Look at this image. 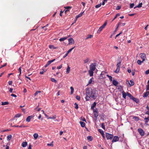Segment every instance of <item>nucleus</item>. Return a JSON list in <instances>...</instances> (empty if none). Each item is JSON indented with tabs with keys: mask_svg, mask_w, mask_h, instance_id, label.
<instances>
[{
	"mask_svg": "<svg viewBox=\"0 0 149 149\" xmlns=\"http://www.w3.org/2000/svg\"><path fill=\"white\" fill-rule=\"evenodd\" d=\"M148 84L147 86V90H149V83H148Z\"/></svg>",
	"mask_w": 149,
	"mask_h": 149,
	"instance_id": "nucleus-64",
	"label": "nucleus"
},
{
	"mask_svg": "<svg viewBox=\"0 0 149 149\" xmlns=\"http://www.w3.org/2000/svg\"><path fill=\"white\" fill-rule=\"evenodd\" d=\"M33 137H34L35 139L36 140L37 139V138H38V134L37 133H35L33 134Z\"/></svg>",
	"mask_w": 149,
	"mask_h": 149,
	"instance_id": "nucleus-24",
	"label": "nucleus"
},
{
	"mask_svg": "<svg viewBox=\"0 0 149 149\" xmlns=\"http://www.w3.org/2000/svg\"><path fill=\"white\" fill-rule=\"evenodd\" d=\"M133 119H134L136 121H138L139 120V118L136 116H133Z\"/></svg>",
	"mask_w": 149,
	"mask_h": 149,
	"instance_id": "nucleus-30",
	"label": "nucleus"
},
{
	"mask_svg": "<svg viewBox=\"0 0 149 149\" xmlns=\"http://www.w3.org/2000/svg\"><path fill=\"white\" fill-rule=\"evenodd\" d=\"M87 139L89 141H91L93 139V138L91 136H88L87 137Z\"/></svg>",
	"mask_w": 149,
	"mask_h": 149,
	"instance_id": "nucleus-15",
	"label": "nucleus"
},
{
	"mask_svg": "<svg viewBox=\"0 0 149 149\" xmlns=\"http://www.w3.org/2000/svg\"><path fill=\"white\" fill-rule=\"evenodd\" d=\"M12 138V135H9L7 136V140L8 141H9Z\"/></svg>",
	"mask_w": 149,
	"mask_h": 149,
	"instance_id": "nucleus-23",
	"label": "nucleus"
},
{
	"mask_svg": "<svg viewBox=\"0 0 149 149\" xmlns=\"http://www.w3.org/2000/svg\"><path fill=\"white\" fill-rule=\"evenodd\" d=\"M13 83V81H9L8 82V84L9 85H11Z\"/></svg>",
	"mask_w": 149,
	"mask_h": 149,
	"instance_id": "nucleus-56",
	"label": "nucleus"
},
{
	"mask_svg": "<svg viewBox=\"0 0 149 149\" xmlns=\"http://www.w3.org/2000/svg\"><path fill=\"white\" fill-rule=\"evenodd\" d=\"M18 71H19V73H20V74H21V72H22V70H21V67H20L18 69Z\"/></svg>",
	"mask_w": 149,
	"mask_h": 149,
	"instance_id": "nucleus-55",
	"label": "nucleus"
},
{
	"mask_svg": "<svg viewBox=\"0 0 149 149\" xmlns=\"http://www.w3.org/2000/svg\"><path fill=\"white\" fill-rule=\"evenodd\" d=\"M121 8V7L120 6H117L116 8V10H118L120 9Z\"/></svg>",
	"mask_w": 149,
	"mask_h": 149,
	"instance_id": "nucleus-50",
	"label": "nucleus"
},
{
	"mask_svg": "<svg viewBox=\"0 0 149 149\" xmlns=\"http://www.w3.org/2000/svg\"><path fill=\"white\" fill-rule=\"evenodd\" d=\"M67 37H64L61 38L59 39V40L60 41H63L67 39Z\"/></svg>",
	"mask_w": 149,
	"mask_h": 149,
	"instance_id": "nucleus-27",
	"label": "nucleus"
},
{
	"mask_svg": "<svg viewBox=\"0 0 149 149\" xmlns=\"http://www.w3.org/2000/svg\"><path fill=\"white\" fill-rule=\"evenodd\" d=\"M86 96L85 99L86 101H88L90 98H93L94 100L96 99L97 96V93L95 89H92L91 88H87L86 91Z\"/></svg>",
	"mask_w": 149,
	"mask_h": 149,
	"instance_id": "nucleus-1",
	"label": "nucleus"
},
{
	"mask_svg": "<svg viewBox=\"0 0 149 149\" xmlns=\"http://www.w3.org/2000/svg\"><path fill=\"white\" fill-rule=\"evenodd\" d=\"M49 48L52 49V48H53L54 46L53 45H49Z\"/></svg>",
	"mask_w": 149,
	"mask_h": 149,
	"instance_id": "nucleus-63",
	"label": "nucleus"
},
{
	"mask_svg": "<svg viewBox=\"0 0 149 149\" xmlns=\"http://www.w3.org/2000/svg\"><path fill=\"white\" fill-rule=\"evenodd\" d=\"M76 98L77 100H80V97L79 96L77 95L76 96Z\"/></svg>",
	"mask_w": 149,
	"mask_h": 149,
	"instance_id": "nucleus-51",
	"label": "nucleus"
},
{
	"mask_svg": "<svg viewBox=\"0 0 149 149\" xmlns=\"http://www.w3.org/2000/svg\"><path fill=\"white\" fill-rule=\"evenodd\" d=\"M93 72L94 71L91 70H88V72L89 74V75L90 76H93Z\"/></svg>",
	"mask_w": 149,
	"mask_h": 149,
	"instance_id": "nucleus-12",
	"label": "nucleus"
},
{
	"mask_svg": "<svg viewBox=\"0 0 149 149\" xmlns=\"http://www.w3.org/2000/svg\"><path fill=\"white\" fill-rule=\"evenodd\" d=\"M66 9L69 10V9H70L71 8V7L70 6H66L64 7Z\"/></svg>",
	"mask_w": 149,
	"mask_h": 149,
	"instance_id": "nucleus-52",
	"label": "nucleus"
},
{
	"mask_svg": "<svg viewBox=\"0 0 149 149\" xmlns=\"http://www.w3.org/2000/svg\"><path fill=\"white\" fill-rule=\"evenodd\" d=\"M74 105H75V108L76 109H77L78 108H79V107H78V104H77L76 103H75V104H74Z\"/></svg>",
	"mask_w": 149,
	"mask_h": 149,
	"instance_id": "nucleus-45",
	"label": "nucleus"
},
{
	"mask_svg": "<svg viewBox=\"0 0 149 149\" xmlns=\"http://www.w3.org/2000/svg\"><path fill=\"white\" fill-rule=\"evenodd\" d=\"M128 82L129 83V86L130 87L131 86H133L134 84V82L131 80L130 81V83H129L128 81Z\"/></svg>",
	"mask_w": 149,
	"mask_h": 149,
	"instance_id": "nucleus-18",
	"label": "nucleus"
},
{
	"mask_svg": "<svg viewBox=\"0 0 149 149\" xmlns=\"http://www.w3.org/2000/svg\"><path fill=\"white\" fill-rule=\"evenodd\" d=\"M119 140V138L117 136H115L113 137L112 141V142L113 143L118 141Z\"/></svg>",
	"mask_w": 149,
	"mask_h": 149,
	"instance_id": "nucleus-7",
	"label": "nucleus"
},
{
	"mask_svg": "<svg viewBox=\"0 0 149 149\" xmlns=\"http://www.w3.org/2000/svg\"><path fill=\"white\" fill-rule=\"evenodd\" d=\"M140 57L142 58L143 60V61H144L145 59L146 54L144 53H141L140 55Z\"/></svg>",
	"mask_w": 149,
	"mask_h": 149,
	"instance_id": "nucleus-9",
	"label": "nucleus"
},
{
	"mask_svg": "<svg viewBox=\"0 0 149 149\" xmlns=\"http://www.w3.org/2000/svg\"><path fill=\"white\" fill-rule=\"evenodd\" d=\"M122 94L123 95V97L125 99L127 95V94H126L125 92H124V91H123L122 92Z\"/></svg>",
	"mask_w": 149,
	"mask_h": 149,
	"instance_id": "nucleus-17",
	"label": "nucleus"
},
{
	"mask_svg": "<svg viewBox=\"0 0 149 149\" xmlns=\"http://www.w3.org/2000/svg\"><path fill=\"white\" fill-rule=\"evenodd\" d=\"M84 13V11L81 12L78 15H77L76 16V19L75 20V21L74 22H73L72 24V25L73 24H74V23H75L76 22V21L78 18L79 17H81L82 15Z\"/></svg>",
	"mask_w": 149,
	"mask_h": 149,
	"instance_id": "nucleus-6",
	"label": "nucleus"
},
{
	"mask_svg": "<svg viewBox=\"0 0 149 149\" xmlns=\"http://www.w3.org/2000/svg\"><path fill=\"white\" fill-rule=\"evenodd\" d=\"M101 127L104 129H105V127L104 125V124L103 123H102L101 125Z\"/></svg>",
	"mask_w": 149,
	"mask_h": 149,
	"instance_id": "nucleus-48",
	"label": "nucleus"
},
{
	"mask_svg": "<svg viewBox=\"0 0 149 149\" xmlns=\"http://www.w3.org/2000/svg\"><path fill=\"white\" fill-rule=\"evenodd\" d=\"M51 80L53 82H54L55 83H56L57 82V80H56L55 79H54V78H51Z\"/></svg>",
	"mask_w": 149,
	"mask_h": 149,
	"instance_id": "nucleus-39",
	"label": "nucleus"
},
{
	"mask_svg": "<svg viewBox=\"0 0 149 149\" xmlns=\"http://www.w3.org/2000/svg\"><path fill=\"white\" fill-rule=\"evenodd\" d=\"M131 99H132V100H134V101H136V98L134 97H133H133L132 98H131Z\"/></svg>",
	"mask_w": 149,
	"mask_h": 149,
	"instance_id": "nucleus-59",
	"label": "nucleus"
},
{
	"mask_svg": "<svg viewBox=\"0 0 149 149\" xmlns=\"http://www.w3.org/2000/svg\"><path fill=\"white\" fill-rule=\"evenodd\" d=\"M107 21H106L104 24L100 26L99 29L97 31V33H99L103 30V29L105 27V26L107 25Z\"/></svg>",
	"mask_w": 149,
	"mask_h": 149,
	"instance_id": "nucleus-2",
	"label": "nucleus"
},
{
	"mask_svg": "<svg viewBox=\"0 0 149 149\" xmlns=\"http://www.w3.org/2000/svg\"><path fill=\"white\" fill-rule=\"evenodd\" d=\"M118 24L119 25L123 26H124L125 24V23H121L120 22H119Z\"/></svg>",
	"mask_w": 149,
	"mask_h": 149,
	"instance_id": "nucleus-40",
	"label": "nucleus"
},
{
	"mask_svg": "<svg viewBox=\"0 0 149 149\" xmlns=\"http://www.w3.org/2000/svg\"><path fill=\"white\" fill-rule=\"evenodd\" d=\"M13 127H27V126H24V125H22L20 126H19L18 125H14L13 126Z\"/></svg>",
	"mask_w": 149,
	"mask_h": 149,
	"instance_id": "nucleus-16",
	"label": "nucleus"
},
{
	"mask_svg": "<svg viewBox=\"0 0 149 149\" xmlns=\"http://www.w3.org/2000/svg\"><path fill=\"white\" fill-rule=\"evenodd\" d=\"M9 104V102H1V105H8Z\"/></svg>",
	"mask_w": 149,
	"mask_h": 149,
	"instance_id": "nucleus-26",
	"label": "nucleus"
},
{
	"mask_svg": "<svg viewBox=\"0 0 149 149\" xmlns=\"http://www.w3.org/2000/svg\"><path fill=\"white\" fill-rule=\"evenodd\" d=\"M21 116V114H20V113H18L17 114H16L15 116V118H18V117H19L20 116Z\"/></svg>",
	"mask_w": 149,
	"mask_h": 149,
	"instance_id": "nucleus-37",
	"label": "nucleus"
},
{
	"mask_svg": "<svg viewBox=\"0 0 149 149\" xmlns=\"http://www.w3.org/2000/svg\"><path fill=\"white\" fill-rule=\"evenodd\" d=\"M93 78L92 77L89 80L88 85L91 84L92 83V81H93Z\"/></svg>",
	"mask_w": 149,
	"mask_h": 149,
	"instance_id": "nucleus-31",
	"label": "nucleus"
},
{
	"mask_svg": "<svg viewBox=\"0 0 149 149\" xmlns=\"http://www.w3.org/2000/svg\"><path fill=\"white\" fill-rule=\"evenodd\" d=\"M70 70V68L69 66H68L66 70V72L67 74H68L69 73Z\"/></svg>",
	"mask_w": 149,
	"mask_h": 149,
	"instance_id": "nucleus-32",
	"label": "nucleus"
},
{
	"mask_svg": "<svg viewBox=\"0 0 149 149\" xmlns=\"http://www.w3.org/2000/svg\"><path fill=\"white\" fill-rule=\"evenodd\" d=\"M107 75L109 77V79L111 81H112V77L111 76H109L108 74Z\"/></svg>",
	"mask_w": 149,
	"mask_h": 149,
	"instance_id": "nucleus-42",
	"label": "nucleus"
},
{
	"mask_svg": "<svg viewBox=\"0 0 149 149\" xmlns=\"http://www.w3.org/2000/svg\"><path fill=\"white\" fill-rule=\"evenodd\" d=\"M81 3L82 4L83 6L84 7H85V3H84V2H81Z\"/></svg>",
	"mask_w": 149,
	"mask_h": 149,
	"instance_id": "nucleus-61",
	"label": "nucleus"
},
{
	"mask_svg": "<svg viewBox=\"0 0 149 149\" xmlns=\"http://www.w3.org/2000/svg\"><path fill=\"white\" fill-rule=\"evenodd\" d=\"M48 118L54 119L55 118V117L54 116H53L52 117H49Z\"/></svg>",
	"mask_w": 149,
	"mask_h": 149,
	"instance_id": "nucleus-60",
	"label": "nucleus"
},
{
	"mask_svg": "<svg viewBox=\"0 0 149 149\" xmlns=\"http://www.w3.org/2000/svg\"><path fill=\"white\" fill-rule=\"evenodd\" d=\"M122 33V31H121L120 33H119V34H117V35H116V36L115 37V38L116 39V37H117L119 36V35H120Z\"/></svg>",
	"mask_w": 149,
	"mask_h": 149,
	"instance_id": "nucleus-46",
	"label": "nucleus"
},
{
	"mask_svg": "<svg viewBox=\"0 0 149 149\" xmlns=\"http://www.w3.org/2000/svg\"><path fill=\"white\" fill-rule=\"evenodd\" d=\"M92 36L91 35H88V37L86 38V39H87L92 37Z\"/></svg>",
	"mask_w": 149,
	"mask_h": 149,
	"instance_id": "nucleus-44",
	"label": "nucleus"
},
{
	"mask_svg": "<svg viewBox=\"0 0 149 149\" xmlns=\"http://www.w3.org/2000/svg\"><path fill=\"white\" fill-rule=\"evenodd\" d=\"M64 11L65 13L66 14L69 11V10L66 9V10H64Z\"/></svg>",
	"mask_w": 149,
	"mask_h": 149,
	"instance_id": "nucleus-62",
	"label": "nucleus"
},
{
	"mask_svg": "<svg viewBox=\"0 0 149 149\" xmlns=\"http://www.w3.org/2000/svg\"><path fill=\"white\" fill-rule=\"evenodd\" d=\"M94 116L95 118V120H96L97 119V117L98 116V113L97 110H93Z\"/></svg>",
	"mask_w": 149,
	"mask_h": 149,
	"instance_id": "nucleus-5",
	"label": "nucleus"
},
{
	"mask_svg": "<svg viewBox=\"0 0 149 149\" xmlns=\"http://www.w3.org/2000/svg\"><path fill=\"white\" fill-rule=\"evenodd\" d=\"M70 88L71 90L70 93L71 94H72L73 93L74 89V88L72 86Z\"/></svg>",
	"mask_w": 149,
	"mask_h": 149,
	"instance_id": "nucleus-34",
	"label": "nucleus"
},
{
	"mask_svg": "<svg viewBox=\"0 0 149 149\" xmlns=\"http://www.w3.org/2000/svg\"><path fill=\"white\" fill-rule=\"evenodd\" d=\"M101 5H102V4L101 3H100L99 4L95 6V8H98L100 7L101 6Z\"/></svg>",
	"mask_w": 149,
	"mask_h": 149,
	"instance_id": "nucleus-38",
	"label": "nucleus"
},
{
	"mask_svg": "<svg viewBox=\"0 0 149 149\" xmlns=\"http://www.w3.org/2000/svg\"><path fill=\"white\" fill-rule=\"evenodd\" d=\"M55 60V59H54L52 60H49L47 62V63L49 65L51 63L54 62Z\"/></svg>",
	"mask_w": 149,
	"mask_h": 149,
	"instance_id": "nucleus-22",
	"label": "nucleus"
},
{
	"mask_svg": "<svg viewBox=\"0 0 149 149\" xmlns=\"http://www.w3.org/2000/svg\"><path fill=\"white\" fill-rule=\"evenodd\" d=\"M145 74H149V69L146 71L145 72Z\"/></svg>",
	"mask_w": 149,
	"mask_h": 149,
	"instance_id": "nucleus-57",
	"label": "nucleus"
},
{
	"mask_svg": "<svg viewBox=\"0 0 149 149\" xmlns=\"http://www.w3.org/2000/svg\"><path fill=\"white\" fill-rule=\"evenodd\" d=\"M62 67V65H61L57 67V69H60Z\"/></svg>",
	"mask_w": 149,
	"mask_h": 149,
	"instance_id": "nucleus-58",
	"label": "nucleus"
},
{
	"mask_svg": "<svg viewBox=\"0 0 149 149\" xmlns=\"http://www.w3.org/2000/svg\"><path fill=\"white\" fill-rule=\"evenodd\" d=\"M27 144V143L26 142H24L22 143V146L23 147H26Z\"/></svg>",
	"mask_w": 149,
	"mask_h": 149,
	"instance_id": "nucleus-21",
	"label": "nucleus"
},
{
	"mask_svg": "<svg viewBox=\"0 0 149 149\" xmlns=\"http://www.w3.org/2000/svg\"><path fill=\"white\" fill-rule=\"evenodd\" d=\"M96 105V103L95 102H94L93 103V105L92 106H91V108H94L95 107V106Z\"/></svg>",
	"mask_w": 149,
	"mask_h": 149,
	"instance_id": "nucleus-49",
	"label": "nucleus"
},
{
	"mask_svg": "<svg viewBox=\"0 0 149 149\" xmlns=\"http://www.w3.org/2000/svg\"><path fill=\"white\" fill-rule=\"evenodd\" d=\"M143 62V61H141L140 60H138L137 61V63L139 65H141L142 63Z\"/></svg>",
	"mask_w": 149,
	"mask_h": 149,
	"instance_id": "nucleus-33",
	"label": "nucleus"
},
{
	"mask_svg": "<svg viewBox=\"0 0 149 149\" xmlns=\"http://www.w3.org/2000/svg\"><path fill=\"white\" fill-rule=\"evenodd\" d=\"M41 93V91H36L35 93H34V96H36V95L38 93Z\"/></svg>",
	"mask_w": 149,
	"mask_h": 149,
	"instance_id": "nucleus-41",
	"label": "nucleus"
},
{
	"mask_svg": "<svg viewBox=\"0 0 149 149\" xmlns=\"http://www.w3.org/2000/svg\"><path fill=\"white\" fill-rule=\"evenodd\" d=\"M138 132H139V134L141 136H143L144 135V133L143 130L139 128L138 129Z\"/></svg>",
	"mask_w": 149,
	"mask_h": 149,
	"instance_id": "nucleus-8",
	"label": "nucleus"
},
{
	"mask_svg": "<svg viewBox=\"0 0 149 149\" xmlns=\"http://www.w3.org/2000/svg\"><path fill=\"white\" fill-rule=\"evenodd\" d=\"M149 94V91L147 92L146 93H143V97H146L148 96Z\"/></svg>",
	"mask_w": 149,
	"mask_h": 149,
	"instance_id": "nucleus-19",
	"label": "nucleus"
},
{
	"mask_svg": "<svg viewBox=\"0 0 149 149\" xmlns=\"http://www.w3.org/2000/svg\"><path fill=\"white\" fill-rule=\"evenodd\" d=\"M127 95L129 97L130 99L133 97V96L131 95V94L128 92L127 93Z\"/></svg>",
	"mask_w": 149,
	"mask_h": 149,
	"instance_id": "nucleus-29",
	"label": "nucleus"
},
{
	"mask_svg": "<svg viewBox=\"0 0 149 149\" xmlns=\"http://www.w3.org/2000/svg\"><path fill=\"white\" fill-rule=\"evenodd\" d=\"M79 123L81 124V126L82 127H84L85 126V123L84 122L81 121H80Z\"/></svg>",
	"mask_w": 149,
	"mask_h": 149,
	"instance_id": "nucleus-25",
	"label": "nucleus"
},
{
	"mask_svg": "<svg viewBox=\"0 0 149 149\" xmlns=\"http://www.w3.org/2000/svg\"><path fill=\"white\" fill-rule=\"evenodd\" d=\"M144 119L146 120V123H148L149 121V116H148L147 118H145Z\"/></svg>",
	"mask_w": 149,
	"mask_h": 149,
	"instance_id": "nucleus-28",
	"label": "nucleus"
},
{
	"mask_svg": "<svg viewBox=\"0 0 149 149\" xmlns=\"http://www.w3.org/2000/svg\"><path fill=\"white\" fill-rule=\"evenodd\" d=\"M118 59V61H119L117 63L116 66L117 67H120V66L121 65V64L122 62V60L120 58H119Z\"/></svg>",
	"mask_w": 149,
	"mask_h": 149,
	"instance_id": "nucleus-11",
	"label": "nucleus"
},
{
	"mask_svg": "<svg viewBox=\"0 0 149 149\" xmlns=\"http://www.w3.org/2000/svg\"><path fill=\"white\" fill-rule=\"evenodd\" d=\"M75 47V46H74V47L71 48L70 49H69L67 52L68 54H69L70 52Z\"/></svg>",
	"mask_w": 149,
	"mask_h": 149,
	"instance_id": "nucleus-36",
	"label": "nucleus"
},
{
	"mask_svg": "<svg viewBox=\"0 0 149 149\" xmlns=\"http://www.w3.org/2000/svg\"><path fill=\"white\" fill-rule=\"evenodd\" d=\"M32 118V116H29L27 118H26V120L27 122H29L30 121L31 119V118Z\"/></svg>",
	"mask_w": 149,
	"mask_h": 149,
	"instance_id": "nucleus-13",
	"label": "nucleus"
},
{
	"mask_svg": "<svg viewBox=\"0 0 149 149\" xmlns=\"http://www.w3.org/2000/svg\"><path fill=\"white\" fill-rule=\"evenodd\" d=\"M119 24L118 23V24H117V26H116V28L115 29V32H116L117 31V29L119 27Z\"/></svg>",
	"mask_w": 149,
	"mask_h": 149,
	"instance_id": "nucleus-53",
	"label": "nucleus"
},
{
	"mask_svg": "<svg viewBox=\"0 0 149 149\" xmlns=\"http://www.w3.org/2000/svg\"><path fill=\"white\" fill-rule=\"evenodd\" d=\"M120 70V67H117V68L116 70L115 71V72L116 73H117Z\"/></svg>",
	"mask_w": 149,
	"mask_h": 149,
	"instance_id": "nucleus-35",
	"label": "nucleus"
},
{
	"mask_svg": "<svg viewBox=\"0 0 149 149\" xmlns=\"http://www.w3.org/2000/svg\"><path fill=\"white\" fill-rule=\"evenodd\" d=\"M106 136L107 139L111 140L113 137V135L108 133H106Z\"/></svg>",
	"mask_w": 149,
	"mask_h": 149,
	"instance_id": "nucleus-4",
	"label": "nucleus"
},
{
	"mask_svg": "<svg viewBox=\"0 0 149 149\" xmlns=\"http://www.w3.org/2000/svg\"><path fill=\"white\" fill-rule=\"evenodd\" d=\"M68 41L69 42L68 44H74L75 42L73 39L72 38H70L69 39Z\"/></svg>",
	"mask_w": 149,
	"mask_h": 149,
	"instance_id": "nucleus-10",
	"label": "nucleus"
},
{
	"mask_svg": "<svg viewBox=\"0 0 149 149\" xmlns=\"http://www.w3.org/2000/svg\"><path fill=\"white\" fill-rule=\"evenodd\" d=\"M134 6V3H130V8H132Z\"/></svg>",
	"mask_w": 149,
	"mask_h": 149,
	"instance_id": "nucleus-47",
	"label": "nucleus"
},
{
	"mask_svg": "<svg viewBox=\"0 0 149 149\" xmlns=\"http://www.w3.org/2000/svg\"><path fill=\"white\" fill-rule=\"evenodd\" d=\"M6 65H7V63H5L3 65H2L1 66V67H0V68L5 66H6Z\"/></svg>",
	"mask_w": 149,
	"mask_h": 149,
	"instance_id": "nucleus-54",
	"label": "nucleus"
},
{
	"mask_svg": "<svg viewBox=\"0 0 149 149\" xmlns=\"http://www.w3.org/2000/svg\"><path fill=\"white\" fill-rule=\"evenodd\" d=\"M142 3H139L137 6H136L135 7H134V8L135 9L136 8H139L141 7L142 6Z\"/></svg>",
	"mask_w": 149,
	"mask_h": 149,
	"instance_id": "nucleus-20",
	"label": "nucleus"
},
{
	"mask_svg": "<svg viewBox=\"0 0 149 149\" xmlns=\"http://www.w3.org/2000/svg\"><path fill=\"white\" fill-rule=\"evenodd\" d=\"M89 60V59L88 58H87L86 59L84 60V63H87L88 61Z\"/></svg>",
	"mask_w": 149,
	"mask_h": 149,
	"instance_id": "nucleus-43",
	"label": "nucleus"
},
{
	"mask_svg": "<svg viewBox=\"0 0 149 149\" xmlns=\"http://www.w3.org/2000/svg\"><path fill=\"white\" fill-rule=\"evenodd\" d=\"M113 84L115 86H117L118 84V82L115 80H113Z\"/></svg>",
	"mask_w": 149,
	"mask_h": 149,
	"instance_id": "nucleus-14",
	"label": "nucleus"
},
{
	"mask_svg": "<svg viewBox=\"0 0 149 149\" xmlns=\"http://www.w3.org/2000/svg\"><path fill=\"white\" fill-rule=\"evenodd\" d=\"M96 64L95 63H92L89 66L90 70L94 71L96 69Z\"/></svg>",
	"mask_w": 149,
	"mask_h": 149,
	"instance_id": "nucleus-3",
	"label": "nucleus"
}]
</instances>
